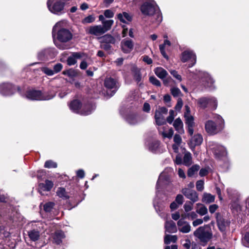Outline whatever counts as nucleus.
<instances>
[{"instance_id":"11","label":"nucleus","mask_w":249,"mask_h":249,"mask_svg":"<svg viewBox=\"0 0 249 249\" xmlns=\"http://www.w3.org/2000/svg\"><path fill=\"white\" fill-rule=\"evenodd\" d=\"M216 218L217 225L220 231L222 232H225L230 226V221L218 213H216Z\"/></svg>"},{"instance_id":"57","label":"nucleus","mask_w":249,"mask_h":249,"mask_svg":"<svg viewBox=\"0 0 249 249\" xmlns=\"http://www.w3.org/2000/svg\"><path fill=\"white\" fill-rule=\"evenodd\" d=\"M9 235V233L4 230L3 226H0V236L1 237H6Z\"/></svg>"},{"instance_id":"5","label":"nucleus","mask_w":249,"mask_h":249,"mask_svg":"<svg viewBox=\"0 0 249 249\" xmlns=\"http://www.w3.org/2000/svg\"><path fill=\"white\" fill-rule=\"evenodd\" d=\"M194 235L203 242H207L212 237L213 233L208 226L200 227L194 232Z\"/></svg>"},{"instance_id":"19","label":"nucleus","mask_w":249,"mask_h":249,"mask_svg":"<svg viewBox=\"0 0 249 249\" xmlns=\"http://www.w3.org/2000/svg\"><path fill=\"white\" fill-rule=\"evenodd\" d=\"M53 186V182L49 180H46L45 183H40L38 185V192L43 195V191H50Z\"/></svg>"},{"instance_id":"4","label":"nucleus","mask_w":249,"mask_h":249,"mask_svg":"<svg viewBox=\"0 0 249 249\" xmlns=\"http://www.w3.org/2000/svg\"><path fill=\"white\" fill-rule=\"evenodd\" d=\"M66 2V0H48L47 5L52 13L60 15L65 13Z\"/></svg>"},{"instance_id":"39","label":"nucleus","mask_w":249,"mask_h":249,"mask_svg":"<svg viewBox=\"0 0 249 249\" xmlns=\"http://www.w3.org/2000/svg\"><path fill=\"white\" fill-rule=\"evenodd\" d=\"M160 145V142L158 140H155L152 142L149 146V149L152 152L156 151L159 147Z\"/></svg>"},{"instance_id":"17","label":"nucleus","mask_w":249,"mask_h":249,"mask_svg":"<svg viewBox=\"0 0 249 249\" xmlns=\"http://www.w3.org/2000/svg\"><path fill=\"white\" fill-rule=\"evenodd\" d=\"M134 44L132 40L129 38H125L121 42L122 51L125 53H129L133 49Z\"/></svg>"},{"instance_id":"20","label":"nucleus","mask_w":249,"mask_h":249,"mask_svg":"<svg viewBox=\"0 0 249 249\" xmlns=\"http://www.w3.org/2000/svg\"><path fill=\"white\" fill-rule=\"evenodd\" d=\"M69 107L73 112L80 114L82 105L81 102L77 99L73 100L69 105Z\"/></svg>"},{"instance_id":"61","label":"nucleus","mask_w":249,"mask_h":249,"mask_svg":"<svg viewBox=\"0 0 249 249\" xmlns=\"http://www.w3.org/2000/svg\"><path fill=\"white\" fill-rule=\"evenodd\" d=\"M44 72L48 75L51 76L54 74L53 70L48 68H45L43 70Z\"/></svg>"},{"instance_id":"48","label":"nucleus","mask_w":249,"mask_h":249,"mask_svg":"<svg viewBox=\"0 0 249 249\" xmlns=\"http://www.w3.org/2000/svg\"><path fill=\"white\" fill-rule=\"evenodd\" d=\"M175 116V112L173 110L169 111V116L167 118L166 121L170 124H172Z\"/></svg>"},{"instance_id":"58","label":"nucleus","mask_w":249,"mask_h":249,"mask_svg":"<svg viewBox=\"0 0 249 249\" xmlns=\"http://www.w3.org/2000/svg\"><path fill=\"white\" fill-rule=\"evenodd\" d=\"M159 48H160V52L161 54L162 55V56L165 58L168 59V56L165 52V48L164 47V45H160L159 46Z\"/></svg>"},{"instance_id":"54","label":"nucleus","mask_w":249,"mask_h":249,"mask_svg":"<svg viewBox=\"0 0 249 249\" xmlns=\"http://www.w3.org/2000/svg\"><path fill=\"white\" fill-rule=\"evenodd\" d=\"M93 17H92V15H90V16L84 18L82 20V22L83 24H87V23H89L92 22L93 21Z\"/></svg>"},{"instance_id":"53","label":"nucleus","mask_w":249,"mask_h":249,"mask_svg":"<svg viewBox=\"0 0 249 249\" xmlns=\"http://www.w3.org/2000/svg\"><path fill=\"white\" fill-rule=\"evenodd\" d=\"M242 243L245 246L248 247V244H249V231L245 235Z\"/></svg>"},{"instance_id":"8","label":"nucleus","mask_w":249,"mask_h":249,"mask_svg":"<svg viewBox=\"0 0 249 249\" xmlns=\"http://www.w3.org/2000/svg\"><path fill=\"white\" fill-rule=\"evenodd\" d=\"M142 14L151 16L158 11L157 6L153 1L144 2L141 7Z\"/></svg>"},{"instance_id":"49","label":"nucleus","mask_w":249,"mask_h":249,"mask_svg":"<svg viewBox=\"0 0 249 249\" xmlns=\"http://www.w3.org/2000/svg\"><path fill=\"white\" fill-rule=\"evenodd\" d=\"M209 106L214 109L216 108L217 107V102L214 98H209V105H208V107Z\"/></svg>"},{"instance_id":"50","label":"nucleus","mask_w":249,"mask_h":249,"mask_svg":"<svg viewBox=\"0 0 249 249\" xmlns=\"http://www.w3.org/2000/svg\"><path fill=\"white\" fill-rule=\"evenodd\" d=\"M170 72L173 75V77H174L175 78H176L179 81H181L182 80L181 75L178 74V72L176 71L171 70H170Z\"/></svg>"},{"instance_id":"30","label":"nucleus","mask_w":249,"mask_h":249,"mask_svg":"<svg viewBox=\"0 0 249 249\" xmlns=\"http://www.w3.org/2000/svg\"><path fill=\"white\" fill-rule=\"evenodd\" d=\"M132 72L134 79L137 82H140L142 79V75L139 69L136 67H133L132 69Z\"/></svg>"},{"instance_id":"64","label":"nucleus","mask_w":249,"mask_h":249,"mask_svg":"<svg viewBox=\"0 0 249 249\" xmlns=\"http://www.w3.org/2000/svg\"><path fill=\"white\" fill-rule=\"evenodd\" d=\"M101 46L102 48L107 51L110 50L111 48V45L106 43H101Z\"/></svg>"},{"instance_id":"40","label":"nucleus","mask_w":249,"mask_h":249,"mask_svg":"<svg viewBox=\"0 0 249 249\" xmlns=\"http://www.w3.org/2000/svg\"><path fill=\"white\" fill-rule=\"evenodd\" d=\"M199 166L197 165H195L192 166L189 169L187 173V175L189 177H192L196 172L199 169Z\"/></svg>"},{"instance_id":"36","label":"nucleus","mask_w":249,"mask_h":249,"mask_svg":"<svg viewBox=\"0 0 249 249\" xmlns=\"http://www.w3.org/2000/svg\"><path fill=\"white\" fill-rule=\"evenodd\" d=\"M183 164L186 166H189L192 163V156L190 152L185 153L183 157Z\"/></svg>"},{"instance_id":"32","label":"nucleus","mask_w":249,"mask_h":249,"mask_svg":"<svg viewBox=\"0 0 249 249\" xmlns=\"http://www.w3.org/2000/svg\"><path fill=\"white\" fill-rule=\"evenodd\" d=\"M117 17L120 21L123 23H126L125 19L128 21H130L132 20L131 17L126 12H123L122 14H118Z\"/></svg>"},{"instance_id":"9","label":"nucleus","mask_w":249,"mask_h":249,"mask_svg":"<svg viewBox=\"0 0 249 249\" xmlns=\"http://www.w3.org/2000/svg\"><path fill=\"white\" fill-rule=\"evenodd\" d=\"M168 112V109L165 107H158L156 109L155 113V119L156 123L158 125H161L166 124V120L164 117V115H166Z\"/></svg>"},{"instance_id":"56","label":"nucleus","mask_w":249,"mask_h":249,"mask_svg":"<svg viewBox=\"0 0 249 249\" xmlns=\"http://www.w3.org/2000/svg\"><path fill=\"white\" fill-rule=\"evenodd\" d=\"M62 65L60 63H57L53 66V71L55 73L59 72L62 69Z\"/></svg>"},{"instance_id":"41","label":"nucleus","mask_w":249,"mask_h":249,"mask_svg":"<svg viewBox=\"0 0 249 249\" xmlns=\"http://www.w3.org/2000/svg\"><path fill=\"white\" fill-rule=\"evenodd\" d=\"M155 19H152L153 22H156L157 24H159L162 21V16L159 12H156L153 15Z\"/></svg>"},{"instance_id":"63","label":"nucleus","mask_w":249,"mask_h":249,"mask_svg":"<svg viewBox=\"0 0 249 249\" xmlns=\"http://www.w3.org/2000/svg\"><path fill=\"white\" fill-rule=\"evenodd\" d=\"M183 197L181 195H178L176 196V201L178 204H182L183 203Z\"/></svg>"},{"instance_id":"16","label":"nucleus","mask_w":249,"mask_h":249,"mask_svg":"<svg viewBox=\"0 0 249 249\" xmlns=\"http://www.w3.org/2000/svg\"><path fill=\"white\" fill-rule=\"evenodd\" d=\"M185 123L187 125V131L190 136L193 135L195 125L194 117L190 114H184Z\"/></svg>"},{"instance_id":"12","label":"nucleus","mask_w":249,"mask_h":249,"mask_svg":"<svg viewBox=\"0 0 249 249\" xmlns=\"http://www.w3.org/2000/svg\"><path fill=\"white\" fill-rule=\"evenodd\" d=\"M42 232V229L40 226L36 225L28 231V235L30 239L33 242L38 241L40 239V237Z\"/></svg>"},{"instance_id":"27","label":"nucleus","mask_w":249,"mask_h":249,"mask_svg":"<svg viewBox=\"0 0 249 249\" xmlns=\"http://www.w3.org/2000/svg\"><path fill=\"white\" fill-rule=\"evenodd\" d=\"M173 126L175 129L180 134L184 133V130L183 127V123L179 118L175 120L174 122Z\"/></svg>"},{"instance_id":"7","label":"nucleus","mask_w":249,"mask_h":249,"mask_svg":"<svg viewBox=\"0 0 249 249\" xmlns=\"http://www.w3.org/2000/svg\"><path fill=\"white\" fill-rule=\"evenodd\" d=\"M104 85L107 89L111 90L110 93L108 92L107 93L109 97L112 96L116 92L120 86L118 79L112 77L106 78L104 81Z\"/></svg>"},{"instance_id":"26","label":"nucleus","mask_w":249,"mask_h":249,"mask_svg":"<svg viewBox=\"0 0 249 249\" xmlns=\"http://www.w3.org/2000/svg\"><path fill=\"white\" fill-rule=\"evenodd\" d=\"M126 121L130 124L134 125L139 122V117L137 114L130 113L127 116Z\"/></svg>"},{"instance_id":"22","label":"nucleus","mask_w":249,"mask_h":249,"mask_svg":"<svg viewBox=\"0 0 249 249\" xmlns=\"http://www.w3.org/2000/svg\"><path fill=\"white\" fill-rule=\"evenodd\" d=\"M13 88V86L10 83H2L0 85V92L3 95H10L12 93Z\"/></svg>"},{"instance_id":"34","label":"nucleus","mask_w":249,"mask_h":249,"mask_svg":"<svg viewBox=\"0 0 249 249\" xmlns=\"http://www.w3.org/2000/svg\"><path fill=\"white\" fill-rule=\"evenodd\" d=\"M214 196L208 193H205L203 194L202 201L206 203H210L214 201Z\"/></svg>"},{"instance_id":"25","label":"nucleus","mask_w":249,"mask_h":249,"mask_svg":"<svg viewBox=\"0 0 249 249\" xmlns=\"http://www.w3.org/2000/svg\"><path fill=\"white\" fill-rule=\"evenodd\" d=\"M64 237V233L62 231H57L54 232L53 235V242L55 244L59 245L62 243V239Z\"/></svg>"},{"instance_id":"14","label":"nucleus","mask_w":249,"mask_h":249,"mask_svg":"<svg viewBox=\"0 0 249 249\" xmlns=\"http://www.w3.org/2000/svg\"><path fill=\"white\" fill-rule=\"evenodd\" d=\"M181 192L187 198L191 200V202H193V203H195L198 200V194L195 190L185 188L182 189Z\"/></svg>"},{"instance_id":"52","label":"nucleus","mask_w":249,"mask_h":249,"mask_svg":"<svg viewBox=\"0 0 249 249\" xmlns=\"http://www.w3.org/2000/svg\"><path fill=\"white\" fill-rule=\"evenodd\" d=\"M174 134L173 130L171 128L169 130L168 132H162V135L164 138H171Z\"/></svg>"},{"instance_id":"35","label":"nucleus","mask_w":249,"mask_h":249,"mask_svg":"<svg viewBox=\"0 0 249 249\" xmlns=\"http://www.w3.org/2000/svg\"><path fill=\"white\" fill-rule=\"evenodd\" d=\"M202 81L205 82V86L208 87H211L214 83V81L208 74H205V77L203 78Z\"/></svg>"},{"instance_id":"3","label":"nucleus","mask_w":249,"mask_h":249,"mask_svg":"<svg viewBox=\"0 0 249 249\" xmlns=\"http://www.w3.org/2000/svg\"><path fill=\"white\" fill-rule=\"evenodd\" d=\"M55 95L54 91L42 93L40 90H29L26 92L25 96L32 100H48L52 99Z\"/></svg>"},{"instance_id":"15","label":"nucleus","mask_w":249,"mask_h":249,"mask_svg":"<svg viewBox=\"0 0 249 249\" xmlns=\"http://www.w3.org/2000/svg\"><path fill=\"white\" fill-rule=\"evenodd\" d=\"M92 110V99H85L84 105L80 110V114L82 115H88L91 113Z\"/></svg>"},{"instance_id":"33","label":"nucleus","mask_w":249,"mask_h":249,"mask_svg":"<svg viewBox=\"0 0 249 249\" xmlns=\"http://www.w3.org/2000/svg\"><path fill=\"white\" fill-rule=\"evenodd\" d=\"M197 103L201 107L205 108L209 105V98L202 97L199 98L197 100Z\"/></svg>"},{"instance_id":"55","label":"nucleus","mask_w":249,"mask_h":249,"mask_svg":"<svg viewBox=\"0 0 249 249\" xmlns=\"http://www.w3.org/2000/svg\"><path fill=\"white\" fill-rule=\"evenodd\" d=\"M174 142L175 143L180 145L182 142V139L180 136L178 134H175L174 137Z\"/></svg>"},{"instance_id":"60","label":"nucleus","mask_w":249,"mask_h":249,"mask_svg":"<svg viewBox=\"0 0 249 249\" xmlns=\"http://www.w3.org/2000/svg\"><path fill=\"white\" fill-rule=\"evenodd\" d=\"M72 54L76 60V59H80L82 58L84 56V54L80 52L73 53Z\"/></svg>"},{"instance_id":"2","label":"nucleus","mask_w":249,"mask_h":249,"mask_svg":"<svg viewBox=\"0 0 249 249\" xmlns=\"http://www.w3.org/2000/svg\"><path fill=\"white\" fill-rule=\"evenodd\" d=\"M59 23H57L53 29V36L57 32V38L59 41L58 42H55L56 46L60 49L65 50L70 48V45L66 42L70 40L72 38V35L71 32L67 29H61L58 31Z\"/></svg>"},{"instance_id":"44","label":"nucleus","mask_w":249,"mask_h":249,"mask_svg":"<svg viewBox=\"0 0 249 249\" xmlns=\"http://www.w3.org/2000/svg\"><path fill=\"white\" fill-rule=\"evenodd\" d=\"M149 81L153 85L157 87H160L161 86L160 81L154 76H150L149 77Z\"/></svg>"},{"instance_id":"1","label":"nucleus","mask_w":249,"mask_h":249,"mask_svg":"<svg viewBox=\"0 0 249 249\" xmlns=\"http://www.w3.org/2000/svg\"><path fill=\"white\" fill-rule=\"evenodd\" d=\"M104 16L100 15L99 16V20L101 22L102 24L94 26V36L102 35L107 31H109L114 23L112 19H106L107 18H112L114 17V12L107 9L104 11Z\"/></svg>"},{"instance_id":"10","label":"nucleus","mask_w":249,"mask_h":249,"mask_svg":"<svg viewBox=\"0 0 249 249\" xmlns=\"http://www.w3.org/2000/svg\"><path fill=\"white\" fill-rule=\"evenodd\" d=\"M196 58V54L192 51L189 50L183 52L180 56V60L183 63L191 60L192 63L189 65V67H192L195 64Z\"/></svg>"},{"instance_id":"37","label":"nucleus","mask_w":249,"mask_h":249,"mask_svg":"<svg viewBox=\"0 0 249 249\" xmlns=\"http://www.w3.org/2000/svg\"><path fill=\"white\" fill-rule=\"evenodd\" d=\"M177 240L176 235H171L167 234L164 237V243L165 244H169L171 242L175 243Z\"/></svg>"},{"instance_id":"6","label":"nucleus","mask_w":249,"mask_h":249,"mask_svg":"<svg viewBox=\"0 0 249 249\" xmlns=\"http://www.w3.org/2000/svg\"><path fill=\"white\" fill-rule=\"evenodd\" d=\"M224 126V121L221 119V123L218 125L211 120L208 121L206 122L205 127L206 132L211 135H213L217 134L223 129Z\"/></svg>"},{"instance_id":"38","label":"nucleus","mask_w":249,"mask_h":249,"mask_svg":"<svg viewBox=\"0 0 249 249\" xmlns=\"http://www.w3.org/2000/svg\"><path fill=\"white\" fill-rule=\"evenodd\" d=\"M57 195L63 199H68L69 198L66 190L64 188H59L57 191Z\"/></svg>"},{"instance_id":"59","label":"nucleus","mask_w":249,"mask_h":249,"mask_svg":"<svg viewBox=\"0 0 249 249\" xmlns=\"http://www.w3.org/2000/svg\"><path fill=\"white\" fill-rule=\"evenodd\" d=\"M183 106V102L181 98H178L177 103L175 106V109L177 110H179Z\"/></svg>"},{"instance_id":"42","label":"nucleus","mask_w":249,"mask_h":249,"mask_svg":"<svg viewBox=\"0 0 249 249\" xmlns=\"http://www.w3.org/2000/svg\"><path fill=\"white\" fill-rule=\"evenodd\" d=\"M54 203L52 202H49L45 203L44 205V210L46 212H50L53 208Z\"/></svg>"},{"instance_id":"29","label":"nucleus","mask_w":249,"mask_h":249,"mask_svg":"<svg viewBox=\"0 0 249 249\" xmlns=\"http://www.w3.org/2000/svg\"><path fill=\"white\" fill-rule=\"evenodd\" d=\"M156 75L160 78L163 79L168 75L167 71L161 67H158L155 69Z\"/></svg>"},{"instance_id":"47","label":"nucleus","mask_w":249,"mask_h":249,"mask_svg":"<svg viewBox=\"0 0 249 249\" xmlns=\"http://www.w3.org/2000/svg\"><path fill=\"white\" fill-rule=\"evenodd\" d=\"M204 182L203 180H198L196 183V187L197 191L201 192L204 189Z\"/></svg>"},{"instance_id":"24","label":"nucleus","mask_w":249,"mask_h":249,"mask_svg":"<svg viewBox=\"0 0 249 249\" xmlns=\"http://www.w3.org/2000/svg\"><path fill=\"white\" fill-rule=\"evenodd\" d=\"M165 228L166 232L174 233L177 231L176 224L172 220L167 221L165 223Z\"/></svg>"},{"instance_id":"23","label":"nucleus","mask_w":249,"mask_h":249,"mask_svg":"<svg viewBox=\"0 0 249 249\" xmlns=\"http://www.w3.org/2000/svg\"><path fill=\"white\" fill-rule=\"evenodd\" d=\"M203 141V138L200 134H195L192 137L190 140V144L192 147H195L196 146L199 145Z\"/></svg>"},{"instance_id":"43","label":"nucleus","mask_w":249,"mask_h":249,"mask_svg":"<svg viewBox=\"0 0 249 249\" xmlns=\"http://www.w3.org/2000/svg\"><path fill=\"white\" fill-rule=\"evenodd\" d=\"M44 167L47 168H56L57 163L52 160H47L45 163Z\"/></svg>"},{"instance_id":"28","label":"nucleus","mask_w":249,"mask_h":249,"mask_svg":"<svg viewBox=\"0 0 249 249\" xmlns=\"http://www.w3.org/2000/svg\"><path fill=\"white\" fill-rule=\"evenodd\" d=\"M213 153L217 157L225 156L227 154L226 149L221 146H217L213 148Z\"/></svg>"},{"instance_id":"45","label":"nucleus","mask_w":249,"mask_h":249,"mask_svg":"<svg viewBox=\"0 0 249 249\" xmlns=\"http://www.w3.org/2000/svg\"><path fill=\"white\" fill-rule=\"evenodd\" d=\"M193 202L187 201L184 205V208L186 212L191 211L193 209Z\"/></svg>"},{"instance_id":"13","label":"nucleus","mask_w":249,"mask_h":249,"mask_svg":"<svg viewBox=\"0 0 249 249\" xmlns=\"http://www.w3.org/2000/svg\"><path fill=\"white\" fill-rule=\"evenodd\" d=\"M56 55L54 49L48 48L44 49L38 53V58L40 60H46L53 58Z\"/></svg>"},{"instance_id":"51","label":"nucleus","mask_w":249,"mask_h":249,"mask_svg":"<svg viewBox=\"0 0 249 249\" xmlns=\"http://www.w3.org/2000/svg\"><path fill=\"white\" fill-rule=\"evenodd\" d=\"M77 61L74 57L73 54L72 53L71 55L69 56L67 59V63L68 65L71 66L74 65L76 63Z\"/></svg>"},{"instance_id":"21","label":"nucleus","mask_w":249,"mask_h":249,"mask_svg":"<svg viewBox=\"0 0 249 249\" xmlns=\"http://www.w3.org/2000/svg\"><path fill=\"white\" fill-rule=\"evenodd\" d=\"M101 43H106L109 44H115L117 42V39L110 34H106L99 38Z\"/></svg>"},{"instance_id":"62","label":"nucleus","mask_w":249,"mask_h":249,"mask_svg":"<svg viewBox=\"0 0 249 249\" xmlns=\"http://www.w3.org/2000/svg\"><path fill=\"white\" fill-rule=\"evenodd\" d=\"M187 216L189 219L193 220L197 217V215L195 212H192L190 213H187Z\"/></svg>"},{"instance_id":"46","label":"nucleus","mask_w":249,"mask_h":249,"mask_svg":"<svg viewBox=\"0 0 249 249\" xmlns=\"http://www.w3.org/2000/svg\"><path fill=\"white\" fill-rule=\"evenodd\" d=\"M171 93L174 97L179 96L181 94V91L178 88H173L171 89Z\"/></svg>"},{"instance_id":"31","label":"nucleus","mask_w":249,"mask_h":249,"mask_svg":"<svg viewBox=\"0 0 249 249\" xmlns=\"http://www.w3.org/2000/svg\"><path fill=\"white\" fill-rule=\"evenodd\" d=\"M196 212L200 215H204L208 213V210L206 207L203 204L197 203L196 204Z\"/></svg>"},{"instance_id":"18","label":"nucleus","mask_w":249,"mask_h":249,"mask_svg":"<svg viewBox=\"0 0 249 249\" xmlns=\"http://www.w3.org/2000/svg\"><path fill=\"white\" fill-rule=\"evenodd\" d=\"M178 231L182 233H186L191 231V226L183 218L180 219L177 223Z\"/></svg>"}]
</instances>
